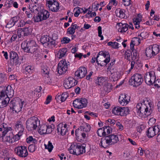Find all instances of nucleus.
Segmentation results:
<instances>
[{
  "mask_svg": "<svg viewBox=\"0 0 160 160\" xmlns=\"http://www.w3.org/2000/svg\"><path fill=\"white\" fill-rule=\"evenodd\" d=\"M119 141L117 135L111 134L101 138L100 144L102 147L106 148L108 146L114 144Z\"/></svg>",
  "mask_w": 160,
  "mask_h": 160,
  "instance_id": "nucleus-1",
  "label": "nucleus"
},
{
  "mask_svg": "<svg viewBox=\"0 0 160 160\" xmlns=\"http://www.w3.org/2000/svg\"><path fill=\"white\" fill-rule=\"evenodd\" d=\"M21 47L24 52L33 53L35 55L36 54L35 52L37 50V45L34 41L30 40L28 42H23L22 43Z\"/></svg>",
  "mask_w": 160,
  "mask_h": 160,
  "instance_id": "nucleus-2",
  "label": "nucleus"
},
{
  "mask_svg": "<svg viewBox=\"0 0 160 160\" xmlns=\"http://www.w3.org/2000/svg\"><path fill=\"white\" fill-rule=\"evenodd\" d=\"M149 109L146 105L144 102L142 103H138L136 107V110L138 113L144 114L146 116H149L152 112V110L149 106Z\"/></svg>",
  "mask_w": 160,
  "mask_h": 160,
  "instance_id": "nucleus-3",
  "label": "nucleus"
},
{
  "mask_svg": "<svg viewBox=\"0 0 160 160\" xmlns=\"http://www.w3.org/2000/svg\"><path fill=\"white\" fill-rule=\"evenodd\" d=\"M0 99L1 98L4 97L6 95L7 97L12 98L14 95V90L10 85H8L7 87L4 86L0 87Z\"/></svg>",
  "mask_w": 160,
  "mask_h": 160,
  "instance_id": "nucleus-4",
  "label": "nucleus"
},
{
  "mask_svg": "<svg viewBox=\"0 0 160 160\" xmlns=\"http://www.w3.org/2000/svg\"><path fill=\"white\" fill-rule=\"evenodd\" d=\"M143 82V79L141 74L136 73L133 75L129 80L130 84L134 87L140 85Z\"/></svg>",
  "mask_w": 160,
  "mask_h": 160,
  "instance_id": "nucleus-5",
  "label": "nucleus"
},
{
  "mask_svg": "<svg viewBox=\"0 0 160 160\" xmlns=\"http://www.w3.org/2000/svg\"><path fill=\"white\" fill-rule=\"evenodd\" d=\"M39 121L38 120V119L35 117H32L28 119L26 121V124L27 128L29 130H35L38 127L37 122Z\"/></svg>",
  "mask_w": 160,
  "mask_h": 160,
  "instance_id": "nucleus-6",
  "label": "nucleus"
},
{
  "mask_svg": "<svg viewBox=\"0 0 160 160\" xmlns=\"http://www.w3.org/2000/svg\"><path fill=\"white\" fill-rule=\"evenodd\" d=\"M69 64H68L65 59H62L58 63L56 71L59 74L65 73L67 70Z\"/></svg>",
  "mask_w": 160,
  "mask_h": 160,
  "instance_id": "nucleus-7",
  "label": "nucleus"
},
{
  "mask_svg": "<svg viewBox=\"0 0 160 160\" xmlns=\"http://www.w3.org/2000/svg\"><path fill=\"white\" fill-rule=\"evenodd\" d=\"M160 131V125H158L149 128L146 132L147 135L149 138H152L154 136Z\"/></svg>",
  "mask_w": 160,
  "mask_h": 160,
  "instance_id": "nucleus-8",
  "label": "nucleus"
},
{
  "mask_svg": "<svg viewBox=\"0 0 160 160\" xmlns=\"http://www.w3.org/2000/svg\"><path fill=\"white\" fill-rule=\"evenodd\" d=\"M40 42L45 48L50 47L52 45H54V41H51L50 38L47 35L42 36L41 38Z\"/></svg>",
  "mask_w": 160,
  "mask_h": 160,
  "instance_id": "nucleus-9",
  "label": "nucleus"
},
{
  "mask_svg": "<svg viewBox=\"0 0 160 160\" xmlns=\"http://www.w3.org/2000/svg\"><path fill=\"white\" fill-rule=\"evenodd\" d=\"M78 81L73 78L70 77L66 79L63 83L64 87L66 89H69L76 85Z\"/></svg>",
  "mask_w": 160,
  "mask_h": 160,
  "instance_id": "nucleus-10",
  "label": "nucleus"
},
{
  "mask_svg": "<svg viewBox=\"0 0 160 160\" xmlns=\"http://www.w3.org/2000/svg\"><path fill=\"white\" fill-rule=\"evenodd\" d=\"M145 82L149 85H151L153 84V81L156 79V77L154 72L152 71L148 73H146L145 77Z\"/></svg>",
  "mask_w": 160,
  "mask_h": 160,
  "instance_id": "nucleus-11",
  "label": "nucleus"
},
{
  "mask_svg": "<svg viewBox=\"0 0 160 160\" xmlns=\"http://www.w3.org/2000/svg\"><path fill=\"white\" fill-rule=\"evenodd\" d=\"M3 128L4 130L2 132V138L5 136L8 132L10 131V134L9 135H7L6 137V141L10 143H12L13 142V134L11 132V131L12 130L11 128V127H7L6 128Z\"/></svg>",
  "mask_w": 160,
  "mask_h": 160,
  "instance_id": "nucleus-12",
  "label": "nucleus"
},
{
  "mask_svg": "<svg viewBox=\"0 0 160 160\" xmlns=\"http://www.w3.org/2000/svg\"><path fill=\"white\" fill-rule=\"evenodd\" d=\"M119 102L122 105H126L130 101V97L126 94H121L119 98Z\"/></svg>",
  "mask_w": 160,
  "mask_h": 160,
  "instance_id": "nucleus-13",
  "label": "nucleus"
},
{
  "mask_svg": "<svg viewBox=\"0 0 160 160\" xmlns=\"http://www.w3.org/2000/svg\"><path fill=\"white\" fill-rule=\"evenodd\" d=\"M87 73V69L84 67H80L75 73V75L80 78L84 77Z\"/></svg>",
  "mask_w": 160,
  "mask_h": 160,
  "instance_id": "nucleus-14",
  "label": "nucleus"
},
{
  "mask_svg": "<svg viewBox=\"0 0 160 160\" xmlns=\"http://www.w3.org/2000/svg\"><path fill=\"white\" fill-rule=\"evenodd\" d=\"M10 58L11 62H12L13 65H16L19 62V57L18 54L14 51L10 52Z\"/></svg>",
  "mask_w": 160,
  "mask_h": 160,
  "instance_id": "nucleus-15",
  "label": "nucleus"
},
{
  "mask_svg": "<svg viewBox=\"0 0 160 160\" xmlns=\"http://www.w3.org/2000/svg\"><path fill=\"white\" fill-rule=\"evenodd\" d=\"M32 2H34V3L31 4L29 5V9L32 12H33L35 14L36 13L38 12H39V4L37 3V2L34 1V0H31Z\"/></svg>",
  "mask_w": 160,
  "mask_h": 160,
  "instance_id": "nucleus-16",
  "label": "nucleus"
},
{
  "mask_svg": "<svg viewBox=\"0 0 160 160\" xmlns=\"http://www.w3.org/2000/svg\"><path fill=\"white\" fill-rule=\"evenodd\" d=\"M10 103L12 105V107H10V108L16 112L18 113L20 111V103L12 100Z\"/></svg>",
  "mask_w": 160,
  "mask_h": 160,
  "instance_id": "nucleus-17",
  "label": "nucleus"
},
{
  "mask_svg": "<svg viewBox=\"0 0 160 160\" xmlns=\"http://www.w3.org/2000/svg\"><path fill=\"white\" fill-rule=\"evenodd\" d=\"M119 28L118 29V31L120 32H125L128 30V25L127 23H122L121 22L117 23Z\"/></svg>",
  "mask_w": 160,
  "mask_h": 160,
  "instance_id": "nucleus-18",
  "label": "nucleus"
},
{
  "mask_svg": "<svg viewBox=\"0 0 160 160\" xmlns=\"http://www.w3.org/2000/svg\"><path fill=\"white\" fill-rule=\"evenodd\" d=\"M48 8H49V10L52 12H58L59 9V4L57 1H55V2L48 7Z\"/></svg>",
  "mask_w": 160,
  "mask_h": 160,
  "instance_id": "nucleus-19",
  "label": "nucleus"
},
{
  "mask_svg": "<svg viewBox=\"0 0 160 160\" xmlns=\"http://www.w3.org/2000/svg\"><path fill=\"white\" fill-rule=\"evenodd\" d=\"M62 124L60 123L57 126V130L58 133L60 132L61 135L63 136L66 134L67 129L62 128Z\"/></svg>",
  "mask_w": 160,
  "mask_h": 160,
  "instance_id": "nucleus-20",
  "label": "nucleus"
},
{
  "mask_svg": "<svg viewBox=\"0 0 160 160\" xmlns=\"http://www.w3.org/2000/svg\"><path fill=\"white\" fill-rule=\"evenodd\" d=\"M41 14L42 18V21L46 20L49 18L50 16L49 12L45 9L42 10V12H40Z\"/></svg>",
  "mask_w": 160,
  "mask_h": 160,
  "instance_id": "nucleus-21",
  "label": "nucleus"
},
{
  "mask_svg": "<svg viewBox=\"0 0 160 160\" xmlns=\"http://www.w3.org/2000/svg\"><path fill=\"white\" fill-rule=\"evenodd\" d=\"M2 98H1L0 99V108H3L7 105L9 103L10 100V97H7L3 100L1 99Z\"/></svg>",
  "mask_w": 160,
  "mask_h": 160,
  "instance_id": "nucleus-22",
  "label": "nucleus"
},
{
  "mask_svg": "<svg viewBox=\"0 0 160 160\" xmlns=\"http://www.w3.org/2000/svg\"><path fill=\"white\" fill-rule=\"evenodd\" d=\"M36 15H34L32 18L33 21L35 22H39L42 21L41 14L40 12L36 13Z\"/></svg>",
  "mask_w": 160,
  "mask_h": 160,
  "instance_id": "nucleus-23",
  "label": "nucleus"
},
{
  "mask_svg": "<svg viewBox=\"0 0 160 160\" xmlns=\"http://www.w3.org/2000/svg\"><path fill=\"white\" fill-rule=\"evenodd\" d=\"M28 155L27 147L25 146H21V157H26Z\"/></svg>",
  "mask_w": 160,
  "mask_h": 160,
  "instance_id": "nucleus-24",
  "label": "nucleus"
},
{
  "mask_svg": "<svg viewBox=\"0 0 160 160\" xmlns=\"http://www.w3.org/2000/svg\"><path fill=\"white\" fill-rule=\"evenodd\" d=\"M120 115L125 116L129 113V110L128 107H121Z\"/></svg>",
  "mask_w": 160,
  "mask_h": 160,
  "instance_id": "nucleus-25",
  "label": "nucleus"
},
{
  "mask_svg": "<svg viewBox=\"0 0 160 160\" xmlns=\"http://www.w3.org/2000/svg\"><path fill=\"white\" fill-rule=\"evenodd\" d=\"M112 85L111 83L107 82H105L104 83L103 88L105 92L108 93L112 89Z\"/></svg>",
  "mask_w": 160,
  "mask_h": 160,
  "instance_id": "nucleus-26",
  "label": "nucleus"
},
{
  "mask_svg": "<svg viewBox=\"0 0 160 160\" xmlns=\"http://www.w3.org/2000/svg\"><path fill=\"white\" fill-rule=\"evenodd\" d=\"M30 33L28 28H21V37L27 36Z\"/></svg>",
  "mask_w": 160,
  "mask_h": 160,
  "instance_id": "nucleus-27",
  "label": "nucleus"
},
{
  "mask_svg": "<svg viewBox=\"0 0 160 160\" xmlns=\"http://www.w3.org/2000/svg\"><path fill=\"white\" fill-rule=\"evenodd\" d=\"M67 51V49L66 48H62L59 50L57 53V55L59 56V58H61L65 55Z\"/></svg>",
  "mask_w": 160,
  "mask_h": 160,
  "instance_id": "nucleus-28",
  "label": "nucleus"
},
{
  "mask_svg": "<svg viewBox=\"0 0 160 160\" xmlns=\"http://www.w3.org/2000/svg\"><path fill=\"white\" fill-rule=\"evenodd\" d=\"M47 125L43 124L39 128V129L38 130V132L41 134H46L47 133Z\"/></svg>",
  "mask_w": 160,
  "mask_h": 160,
  "instance_id": "nucleus-29",
  "label": "nucleus"
},
{
  "mask_svg": "<svg viewBox=\"0 0 160 160\" xmlns=\"http://www.w3.org/2000/svg\"><path fill=\"white\" fill-rule=\"evenodd\" d=\"M80 129L82 130L83 132H88L91 129V127L90 125L88 123H86L83 126H81L80 127Z\"/></svg>",
  "mask_w": 160,
  "mask_h": 160,
  "instance_id": "nucleus-30",
  "label": "nucleus"
},
{
  "mask_svg": "<svg viewBox=\"0 0 160 160\" xmlns=\"http://www.w3.org/2000/svg\"><path fill=\"white\" fill-rule=\"evenodd\" d=\"M80 105L79 106L81 107V108L86 107L87 104V100L85 98H81L79 99Z\"/></svg>",
  "mask_w": 160,
  "mask_h": 160,
  "instance_id": "nucleus-31",
  "label": "nucleus"
},
{
  "mask_svg": "<svg viewBox=\"0 0 160 160\" xmlns=\"http://www.w3.org/2000/svg\"><path fill=\"white\" fill-rule=\"evenodd\" d=\"M24 68H23V69H22V72L23 73H26V74L27 73H26V72H27L28 73H31L32 72V71L33 70V69L34 68L30 66H25Z\"/></svg>",
  "mask_w": 160,
  "mask_h": 160,
  "instance_id": "nucleus-32",
  "label": "nucleus"
},
{
  "mask_svg": "<svg viewBox=\"0 0 160 160\" xmlns=\"http://www.w3.org/2000/svg\"><path fill=\"white\" fill-rule=\"evenodd\" d=\"M154 56L158 54L160 51V48L158 45L155 44L153 45L151 48Z\"/></svg>",
  "mask_w": 160,
  "mask_h": 160,
  "instance_id": "nucleus-33",
  "label": "nucleus"
},
{
  "mask_svg": "<svg viewBox=\"0 0 160 160\" xmlns=\"http://www.w3.org/2000/svg\"><path fill=\"white\" fill-rule=\"evenodd\" d=\"M121 109V107H115L112 110V113L115 115H120Z\"/></svg>",
  "mask_w": 160,
  "mask_h": 160,
  "instance_id": "nucleus-34",
  "label": "nucleus"
},
{
  "mask_svg": "<svg viewBox=\"0 0 160 160\" xmlns=\"http://www.w3.org/2000/svg\"><path fill=\"white\" fill-rule=\"evenodd\" d=\"M68 96V94L66 92H65L62 93L61 96L59 95L57 98L58 99H60L61 102H62L65 101Z\"/></svg>",
  "mask_w": 160,
  "mask_h": 160,
  "instance_id": "nucleus-35",
  "label": "nucleus"
},
{
  "mask_svg": "<svg viewBox=\"0 0 160 160\" xmlns=\"http://www.w3.org/2000/svg\"><path fill=\"white\" fill-rule=\"evenodd\" d=\"M145 54L146 56L147 57H149L150 58H151L152 57L154 56L152 48H147L146 50Z\"/></svg>",
  "mask_w": 160,
  "mask_h": 160,
  "instance_id": "nucleus-36",
  "label": "nucleus"
},
{
  "mask_svg": "<svg viewBox=\"0 0 160 160\" xmlns=\"http://www.w3.org/2000/svg\"><path fill=\"white\" fill-rule=\"evenodd\" d=\"M103 128L98 129L97 131V133L98 135L100 137L102 136H106L107 135L106 132L104 131V129Z\"/></svg>",
  "mask_w": 160,
  "mask_h": 160,
  "instance_id": "nucleus-37",
  "label": "nucleus"
},
{
  "mask_svg": "<svg viewBox=\"0 0 160 160\" xmlns=\"http://www.w3.org/2000/svg\"><path fill=\"white\" fill-rule=\"evenodd\" d=\"M132 54V51L129 50H127L125 51V58L127 60L130 61V60L131 56Z\"/></svg>",
  "mask_w": 160,
  "mask_h": 160,
  "instance_id": "nucleus-38",
  "label": "nucleus"
},
{
  "mask_svg": "<svg viewBox=\"0 0 160 160\" xmlns=\"http://www.w3.org/2000/svg\"><path fill=\"white\" fill-rule=\"evenodd\" d=\"M74 147H76V143L75 144H72L68 150L70 153L76 155V152H75L76 149L74 148Z\"/></svg>",
  "mask_w": 160,
  "mask_h": 160,
  "instance_id": "nucleus-39",
  "label": "nucleus"
},
{
  "mask_svg": "<svg viewBox=\"0 0 160 160\" xmlns=\"http://www.w3.org/2000/svg\"><path fill=\"white\" fill-rule=\"evenodd\" d=\"M45 148L46 149H48V151L51 152L53 148V146L52 145V143L49 141L48 142V145L44 144Z\"/></svg>",
  "mask_w": 160,
  "mask_h": 160,
  "instance_id": "nucleus-40",
  "label": "nucleus"
},
{
  "mask_svg": "<svg viewBox=\"0 0 160 160\" xmlns=\"http://www.w3.org/2000/svg\"><path fill=\"white\" fill-rule=\"evenodd\" d=\"M119 44L117 42H108V45L109 46H111L112 47L114 48H119L118 45Z\"/></svg>",
  "mask_w": 160,
  "mask_h": 160,
  "instance_id": "nucleus-41",
  "label": "nucleus"
},
{
  "mask_svg": "<svg viewBox=\"0 0 160 160\" xmlns=\"http://www.w3.org/2000/svg\"><path fill=\"white\" fill-rule=\"evenodd\" d=\"M79 147V151L81 152L80 154H83L86 152L85 151V145L83 144L82 145H80V144H78Z\"/></svg>",
  "mask_w": 160,
  "mask_h": 160,
  "instance_id": "nucleus-42",
  "label": "nucleus"
},
{
  "mask_svg": "<svg viewBox=\"0 0 160 160\" xmlns=\"http://www.w3.org/2000/svg\"><path fill=\"white\" fill-rule=\"evenodd\" d=\"M79 99H76L74 100L73 102V106L75 108L78 109H81V107L79 106L80 102Z\"/></svg>",
  "mask_w": 160,
  "mask_h": 160,
  "instance_id": "nucleus-43",
  "label": "nucleus"
},
{
  "mask_svg": "<svg viewBox=\"0 0 160 160\" xmlns=\"http://www.w3.org/2000/svg\"><path fill=\"white\" fill-rule=\"evenodd\" d=\"M109 68L110 66H108L107 68L108 74L109 75H111L113 74H114V75H115V74L116 73V72H116V69L112 68V67H111V68Z\"/></svg>",
  "mask_w": 160,
  "mask_h": 160,
  "instance_id": "nucleus-44",
  "label": "nucleus"
},
{
  "mask_svg": "<svg viewBox=\"0 0 160 160\" xmlns=\"http://www.w3.org/2000/svg\"><path fill=\"white\" fill-rule=\"evenodd\" d=\"M149 36L148 33L147 32H141L140 34L138 35L142 37V40H143L147 38Z\"/></svg>",
  "mask_w": 160,
  "mask_h": 160,
  "instance_id": "nucleus-45",
  "label": "nucleus"
},
{
  "mask_svg": "<svg viewBox=\"0 0 160 160\" xmlns=\"http://www.w3.org/2000/svg\"><path fill=\"white\" fill-rule=\"evenodd\" d=\"M7 80L6 75L4 73H0V84L3 82Z\"/></svg>",
  "mask_w": 160,
  "mask_h": 160,
  "instance_id": "nucleus-46",
  "label": "nucleus"
},
{
  "mask_svg": "<svg viewBox=\"0 0 160 160\" xmlns=\"http://www.w3.org/2000/svg\"><path fill=\"white\" fill-rule=\"evenodd\" d=\"M103 128L104 129V131L106 132L107 135L112 132V128L109 126H105Z\"/></svg>",
  "mask_w": 160,
  "mask_h": 160,
  "instance_id": "nucleus-47",
  "label": "nucleus"
},
{
  "mask_svg": "<svg viewBox=\"0 0 160 160\" xmlns=\"http://www.w3.org/2000/svg\"><path fill=\"white\" fill-rule=\"evenodd\" d=\"M82 132V130L80 129V128L77 129L75 131V134L76 136L77 139L78 140H79L81 139H79V137H80V132Z\"/></svg>",
  "mask_w": 160,
  "mask_h": 160,
  "instance_id": "nucleus-48",
  "label": "nucleus"
},
{
  "mask_svg": "<svg viewBox=\"0 0 160 160\" xmlns=\"http://www.w3.org/2000/svg\"><path fill=\"white\" fill-rule=\"evenodd\" d=\"M75 32V31L74 30L73 28H72L71 26L67 29V33L70 35H72Z\"/></svg>",
  "mask_w": 160,
  "mask_h": 160,
  "instance_id": "nucleus-49",
  "label": "nucleus"
},
{
  "mask_svg": "<svg viewBox=\"0 0 160 160\" xmlns=\"http://www.w3.org/2000/svg\"><path fill=\"white\" fill-rule=\"evenodd\" d=\"M35 144H32L29 145L28 147L29 151L30 152H33L35 150Z\"/></svg>",
  "mask_w": 160,
  "mask_h": 160,
  "instance_id": "nucleus-50",
  "label": "nucleus"
},
{
  "mask_svg": "<svg viewBox=\"0 0 160 160\" xmlns=\"http://www.w3.org/2000/svg\"><path fill=\"white\" fill-rule=\"evenodd\" d=\"M20 133V131H19L18 132V134H16L14 136H13V142H15L18 140L20 138V135H19Z\"/></svg>",
  "mask_w": 160,
  "mask_h": 160,
  "instance_id": "nucleus-51",
  "label": "nucleus"
},
{
  "mask_svg": "<svg viewBox=\"0 0 160 160\" xmlns=\"http://www.w3.org/2000/svg\"><path fill=\"white\" fill-rule=\"evenodd\" d=\"M98 36L101 37V40H102L103 39V37L101 35L102 33V27L99 26L98 27Z\"/></svg>",
  "mask_w": 160,
  "mask_h": 160,
  "instance_id": "nucleus-52",
  "label": "nucleus"
},
{
  "mask_svg": "<svg viewBox=\"0 0 160 160\" xmlns=\"http://www.w3.org/2000/svg\"><path fill=\"white\" fill-rule=\"evenodd\" d=\"M70 41V39L66 37L62 38V39L61 41V42L62 43H68Z\"/></svg>",
  "mask_w": 160,
  "mask_h": 160,
  "instance_id": "nucleus-53",
  "label": "nucleus"
},
{
  "mask_svg": "<svg viewBox=\"0 0 160 160\" xmlns=\"http://www.w3.org/2000/svg\"><path fill=\"white\" fill-rule=\"evenodd\" d=\"M153 84H154L155 87L157 88H159L160 87V79H157L156 80V79L153 81Z\"/></svg>",
  "mask_w": 160,
  "mask_h": 160,
  "instance_id": "nucleus-54",
  "label": "nucleus"
},
{
  "mask_svg": "<svg viewBox=\"0 0 160 160\" xmlns=\"http://www.w3.org/2000/svg\"><path fill=\"white\" fill-rule=\"evenodd\" d=\"M141 18L140 17L136 18L133 19V23L134 25L136 26L139 25Z\"/></svg>",
  "mask_w": 160,
  "mask_h": 160,
  "instance_id": "nucleus-55",
  "label": "nucleus"
},
{
  "mask_svg": "<svg viewBox=\"0 0 160 160\" xmlns=\"http://www.w3.org/2000/svg\"><path fill=\"white\" fill-rule=\"evenodd\" d=\"M125 11V10L123 9H120L119 10V18H124L125 16V14L124 13Z\"/></svg>",
  "mask_w": 160,
  "mask_h": 160,
  "instance_id": "nucleus-56",
  "label": "nucleus"
},
{
  "mask_svg": "<svg viewBox=\"0 0 160 160\" xmlns=\"http://www.w3.org/2000/svg\"><path fill=\"white\" fill-rule=\"evenodd\" d=\"M13 1L12 0L8 1L7 2H6V3L5 4L4 6H6L7 8H10L13 5Z\"/></svg>",
  "mask_w": 160,
  "mask_h": 160,
  "instance_id": "nucleus-57",
  "label": "nucleus"
},
{
  "mask_svg": "<svg viewBox=\"0 0 160 160\" xmlns=\"http://www.w3.org/2000/svg\"><path fill=\"white\" fill-rule=\"evenodd\" d=\"M108 53H109L108 52H104L103 51H101L97 54V58H98L99 55L102 56L104 58H105L107 55L106 54Z\"/></svg>",
  "mask_w": 160,
  "mask_h": 160,
  "instance_id": "nucleus-58",
  "label": "nucleus"
},
{
  "mask_svg": "<svg viewBox=\"0 0 160 160\" xmlns=\"http://www.w3.org/2000/svg\"><path fill=\"white\" fill-rule=\"evenodd\" d=\"M74 148H75V149H76L75 151V152H76V155L78 156L80 155L81 152H79V151L78 144H77V143H76V147H74Z\"/></svg>",
  "mask_w": 160,
  "mask_h": 160,
  "instance_id": "nucleus-59",
  "label": "nucleus"
},
{
  "mask_svg": "<svg viewBox=\"0 0 160 160\" xmlns=\"http://www.w3.org/2000/svg\"><path fill=\"white\" fill-rule=\"evenodd\" d=\"M58 38H57V35L55 33H54L52 35V38H50V39L51 41H53L54 42V45H53L55 46L56 45V41L55 40H56Z\"/></svg>",
  "mask_w": 160,
  "mask_h": 160,
  "instance_id": "nucleus-60",
  "label": "nucleus"
},
{
  "mask_svg": "<svg viewBox=\"0 0 160 160\" xmlns=\"http://www.w3.org/2000/svg\"><path fill=\"white\" fill-rule=\"evenodd\" d=\"M106 55V59L103 61L106 63V65L109 62L110 60V55L109 53H108Z\"/></svg>",
  "mask_w": 160,
  "mask_h": 160,
  "instance_id": "nucleus-61",
  "label": "nucleus"
},
{
  "mask_svg": "<svg viewBox=\"0 0 160 160\" xmlns=\"http://www.w3.org/2000/svg\"><path fill=\"white\" fill-rule=\"evenodd\" d=\"M122 3L125 6H129L131 4L130 0H122Z\"/></svg>",
  "mask_w": 160,
  "mask_h": 160,
  "instance_id": "nucleus-62",
  "label": "nucleus"
},
{
  "mask_svg": "<svg viewBox=\"0 0 160 160\" xmlns=\"http://www.w3.org/2000/svg\"><path fill=\"white\" fill-rule=\"evenodd\" d=\"M131 41L133 43L137 42H138V44H139L140 43L141 39L139 38H138L136 37H135L134 38H133L132 39Z\"/></svg>",
  "mask_w": 160,
  "mask_h": 160,
  "instance_id": "nucleus-63",
  "label": "nucleus"
},
{
  "mask_svg": "<svg viewBox=\"0 0 160 160\" xmlns=\"http://www.w3.org/2000/svg\"><path fill=\"white\" fill-rule=\"evenodd\" d=\"M14 25V23H13L11 20H10L6 25V27L9 28L12 27Z\"/></svg>",
  "mask_w": 160,
  "mask_h": 160,
  "instance_id": "nucleus-64",
  "label": "nucleus"
}]
</instances>
